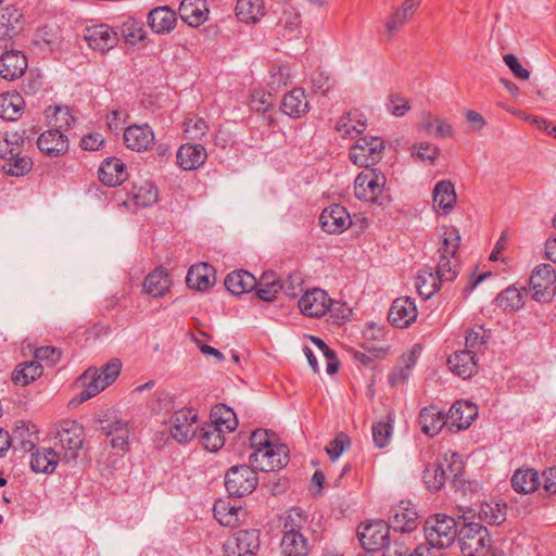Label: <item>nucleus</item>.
Instances as JSON below:
<instances>
[{"label": "nucleus", "instance_id": "f257e3e1", "mask_svg": "<svg viewBox=\"0 0 556 556\" xmlns=\"http://www.w3.org/2000/svg\"><path fill=\"white\" fill-rule=\"evenodd\" d=\"M121 369L122 362L118 358L110 359L100 369L88 368L81 376L85 389L80 392V401L96 396L112 384L118 377Z\"/></svg>", "mask_w": 556, "mask_h": 556}, {"label": "nucleus", "instance_id": "f03ea898", "mask_svg": "<svg viewBox=\"0 0 556 556\" xmlns=\"http://www.w3.org/2000/svg\"><path fill=\"white\" fill-rule=\"evenodd\" d=\"M457 532L455 519L441 514L430 516L424 526L426 545L433 548L448 547L455 541Z\"/></svg>", "mask_w": 556, "mask_h": 556}, {"label": "nucleus", "instance_id": "7ed1b4c3", "mask_svg": "<svg viewBox=\"0 0 556 556\" xmlns=\"http://www.w3.org/2000/svg\"><path fill=\"white\" fill-rule=\"evenodd\" d=\"M387 178L377 168H365L354 180L355 197L364 202L383 204Z\"/></svg>", "mask_w": 556, "mask_h": 556}, {"label": "nucleus", "instance_id": "20e7f679", "mask_svg": "<svg viewBox=\"0 0 556 556\" xmlns=\"http://www.w3.org/2000/svg\"><path fill=\"white\" fill-rule=\"evenodd\" d=\"M457 535L464 556H486L489 554L491 536L484 526L477 522L465 523Z\"/></svg>", "mask_w": 556, "mask_h": 556}, {"label": "nucleus", "instance_id": "39448f33", "mask_svg": "<svg viewBox=\"0 0 556 556\" xmlns=\"http://www.w3.org/2000/svg\"><path fill=\"white\" fill-rule=\"evenodd\" d=\"M54 434L63 451V459L66 463H75L84 447V427L75 420H63L56 425Z\"/></svg>", "mask_w": 556, "mask_h": 556}, {"label": "nucleus", "instance_id": "423d86ee", "mask_svg": "<svg viewBox=\"0 0 556 556\" xmlns=\"http://www.w3.org/2000/svg\"><path fill=\"white\" fill-rule=\"evenodd\" d=\"M384 141L380 137L363 136L350 150V160L361 167L372 168L382 160Z\"/></svg>", "mask_w": 556, "mask_h": 556}, {"label": "nucleus", "instance_id": "0eeeda50", "mask_svg": "<svg viewBox=\"0 0 556 556\" xmlns=\"http://www.w3.org/2000/svg\"><path fill=\"white\" fill-rule=\"evenodd\" d=\"M258 478L254 468L248 465L233 466L225 476V486L230 496L242 497L257 486Z\"/></svg>", "mask_w": 556, "mask_h": 556}, {"label": "nucleus", "instance_id": "6e6552de", "mask_svg": "<svg viewBox=\"0 0 556 556\" xmlns=\"http://www.w3.org/2000/svg\"><path fill=\"white\" fill-rule=\"evenodd\" d=\"M460 472V463L457 454L447 455L442 460L430 464L424 470V481L431 490H440L450 476L457 477Z\"/></svg>", "mask_w": 556, "mask_h": 556}, {"label": "nucleus", "instance_id": "1a4fd4ad", "mask_svg": "<svg viewBox=\"0 0 556 556\" xmlns=\"http://www.w3.org/2000/svg\"><path fill=\"white\" fill-rule=\"evenodd\" d=\"M556 273L549 264L536 266L529 279L532 298L536 302L547 303L555 294Z\"/></svg>", "mask_w": 556, "mask_h": 556}, {"label": "nucleus", "instance_id": "9d476101", "mask_svg": "<svg viewBox=\"0 0 556 556\" xmlns=\"http://www.w3.org/2000/svg\"><path fill=\"white\" fill-rule=\"evenodd\" d=\"M260 546L258 530H240L235 532L224 543V553L225 556H255Z\"/></svg>", "mask_w": 556, "mask_h": 556}, {"label": "nucleus", "instance_id": "9b49d317", "mask_svg": "<svg viewBox=\"0 0 556 556\" xmlns=\"http://www.w3.org/2000/svg\"><path fill=\"white\" fill-rule=\"evenodd\" d=\"M391 527L383 520H372L357 530L362 546L370 552L381 551L390 538Z\"/></svg>", "mask_w": 556, "mask_h": 556}, {"label": "nucleus", "instance_id": "f8f14e48", "mask_svg": "<svg viewBox=\"0 0 556 556\" xmlns=\"http://www.w3.org/2000/svg\"><path fill=\"white\" fill-rule=\"evenodd\" d=\"M250 463L255 470L274 471L288 463V454L283 445L271 444L267 448L256 450L250 455Z\"/></svg>", "mask_w": 556, "mask_h": 556}, {"label": "nucleus", "instance_id": "ddd939ff", "mask_svg": "<svg viewBox=\"0 0 556 556\" xmlns=\"http://www.w3.org/2000/svg\"><path fill=\"white\" fill-rule=\"evenodd\" d=\"M198 416L191 408L176 410L169 420V432L174 440L179 443L190 441L198 429Z\"/></svg>", "mask_w": 556, "mask_h": 556}, {"label": "nucleus", "instance_id": "4468645a", "mask_svg": "<svg viewBox=\"0 0 556 556\" xmlns=\"http://www.w3.org/2000/svg\"><path fill=\"white\" fill-rule=\"evenodd\" d=\"M332 304L327 292L321 289L306 291L299 300L300 311L307 317L318 318L324 316Z\"/></svg>", "mask_w": 556, "mask_h": 556}, {"label": "nucleus", "instance_id": "2eb2a0df", "mask_svg": "<svg viewBox=\"0 0 556 556\" xmlns=\"http://www.w3.org/2000/svg\"><path fill=\"white\" fill-rule=\"evenodd\" d=\"M84 38L88 46L96 51L106 52L118 41V34L106 24L87 27Z\"/></svg>", "mask_w": 556, "mask_h": 556}, {"label": "nucleus", "instance_id": "dca6fc26", "mask_svg": "<svg viewBox=\"0 0 556 556\" xmlns=\"http://www.w3.org/2000/svg\"><path fill=\"white\" fill-rule=\"evenodd\" d=\"M319 224L328 233H342L351 225V216L344 206L332 204L321 212Z\"/></svg>", "mask_w": 556, "mask_h": 556}, {"label": "nucleus", "instance_id": "f3484780", "mask_svg": "<svg viewBox=\"0 0 556 556\" xmlns=\"http://www.w3.org/2000/svg\"><path fill=\"white\" fill-rule=\"evenodd\" d=\"M417 315L415 301L409 296H402L393 301L388 319L392 326L405 328L416 320Z\"/></svg>", "mask_w": 556, "mask_h": 556}, {"label": "nucleus", "instance_id": "a211bd4d", "mask_svg": "<svg viewBox=\"0 0 556 556\" xmlns=\"http://www.w3.org/2000/svg\"><path fill=\"white\" fill-rule=\"evenodd\" d=\"M37 147L48 156L58 157L68 151V139L62 130L49 128L38 137Z\"/></svg>", "mask_w": 556, "mask_h": 556}, {"label": "nucleus", "instance_id": "6ab92c4d", "mask_svg": "<svg viewBox=\"0 0 556 556\" xmlns=\"http://www.w3.org/2000/svg\"><path fill=\"white\" fill-rule=\"evenodd\" d=\"M389 521L394 533H410L418 526V515L415 509L407 507L404 502H401L391 509Z\"/></svg>", "mask_w": 556, "mask_h": 556}, {"label": "nucleus", "instance_id": "aec40b11", "mask_svg": "<svg viewBox=\"0 0 556 556\" xmlns=\"http://www.w3.org/2000/svg\"><path fill=\"white\" fill-rule=\"evenodd\" d=\"M98 177L103 185L115 187L127 179L128 173L122 160L108 157L101 163Z\"/></svg>", "mask_w": 556, "mask_h": 556}, {"label": "nucleus", "instance_id": "412c9836", "mask_svg": "<svg viewBox=\"0 0 556 556\" xmlns=\"http://www.w3.org/2000/svg\"><path fill=\"white\" fill-rule=\"evenodd\" d=\"M27 65V59L21 51H7L0 56V76L14 80L25 73Z\"/></svg>", "mask_w": 556, "mask_h": 556}, {"label": "nucleus", "instance_id": "4be33fe9", "mask_svg": "<svg viewBox=\"0 0 556 556\" xmlns=\"http://www.w3.org/2000/svg\"><path fill=\"white\" fill-rule=\"evenodd\" d=\"M124 140L132 151H147L154 143V132L148 125H132L126 128Z\"/></svg>", "mask_w": 556, "mask_h": 556}, {"label": "nucleus", "instance_id": "5701e85b", "mask_svg": "<svg viewBox=\"0 0 556 556\" xmlns=\"http://www.w3.org/2000/svg\"><path fill=\"white\" fill-rule=\"evenodd\" d=\"M24 28V15L14 5H7L0 10V40L12 38Z\"/></svg>", "mask_w": 556, "mask_h": 556}, {"label": "nucleus", "instance_id": "b1692460", "mask_svg": "<svg viewBox=\"0 0 556 556\" xmlns=\"http://www.w3.org/2000/svg\"><path fill=\"white\" fill-rule=\"evenodd\" d=\"M178 14L185 23L198 27L206 21L208 14L206 0H182Z\"/></svg>", "mask_w": 556, "mask_h": 556}, {"label": "nucleus", "instance_id": "393cba45", "mask_svg": "<svg viewBox=\"0 0 556 556\" xmlns=\"http://www.w3.org/2000/svg\"><path fill=\"white\" fill-rule=\"evenodd\" d=\"M478 415L477 406L468 401H456L447 413V419L457 430L467 429Z\"/></svg>", "mask_w": 556, "mask_h": 556}, {"label": "nucleus", "instance_id": "a878e982", "mask_svg": "<svg viewBox=\"0 0 556 556\" xmlns=\"http://www.w3.org/2000/svg\"><path fill=\"white\" fill-rule=\"evenodd\" d=\"M447 365L452 372L464 379L470 378L477 371V362L472 350H462L450 355Z\"/></svg>", "mask_w": 556, "mask_h": 556}, {"label": "nucleus", "instance_id": "bb28decb", "mask_svg": "<svg viewBox=\"0 0 556 556\" xmlns=\"http://www.w3.org/2000/svg\"><path fill=\"white\" fill-rule=\"evenodd\" d=\"M177 163L184 170L200 167L206 161V151L202 144H181L177 151Z\"/></svg>", "mask_w": 556, "mask_h": 556}, {"label": "nucleus", "instance_id": "cd10ccee", "mask_svg": "<svg viewBox=\"0 0 556 556\" xmlns=\"http://www.w3.org/2000/svg\"><path fill=\"white\" fill-rule=\"evenodd\" d=\"M308 108V100L303 88H293L285 94L281 102V111L292 118H300L307 113Z\"/></svg>", "mask_w": 556, "mask_h": 556}, {"label": "nucleus", "instance_id": "c85d7f7f", "mask_svg": "<svg viewBox=\"0 0 556 556\" xmlns=\"http://www.w3.org/2000/svg\"><path fill=\"white\" fill-rule=\"evenodd\" d=\"M59 462L58 453L48 447H37L30 455V468L36 473L50 475L54 472Z\"/></svg>", "mask_w": 556, "mask_h": 556}, {"label": "nucleus", "instance_id": "c756f323", "mask_svg": "<svg viewBox=\"0 0 556 556\" xmlns=\"http://www.w3.org/2000/svg\"><path fill=\"white\" fill-rule=\"evenodd\" d=\"M215 281V274L212 266L201 263L189 268L186 283L190 289L199 291L207 290Z\"/></svg>", "mask_w": 556, "mask_h": 556}, {"label": "nucleus", "instance_id": "7c9ffc66", "mask_svg": "<svg viewBox=\"0 0 556 556\" xmlns=\"http://www.w3.org/2000/svg\"><path fill=\"white\" fill-rule=\"evenodd\" d=\"M176 12L168 7L153 9L148 15V23L156 34L169 33L176 25Z\"/></svg>", "mask_w": 556, "mask_h": 556}, {"label": "nucleus", "instance_id": "2f4dec72", "mask_svg": "<svg viewBox=\"0 0 556 556\" xmlns=\"http://www.w3.org/2000/svg\"><path fill=\"white\" fill-rule=\"evenodd\" d=\"M103 433L111 439V446L113 448L124 450L128 445L129 439V426L128 422L123 419L108 420L102 427Z\"/></svg>", "mask_w": 556, "mask_h": 556}, {"label": "nucleus", "instance_id": "473e14b6", "mask_svg": "<svg viewBox=\"0 0 556 556\" xmlns=\"http://www.w3.org/2000/svg\"><path fill=\"white\" fill-rule=\"evenodd\" d=\"M225 287L232 294L240 295L256 288V278L247 270H235L226 276Z\"/></svg>", "mask_w": 556, "mask_h": 556}, {"label": "nucleus", "instance_id": "72a5a7b5", "mask_svg": "<svg viewBox=\"0 0 556 556\" xmlns=\"http://www.w3.org/2000/svg\"><path fill=\"white\" fill-rule=\"evenodd\" d=\"M447 419L437 406H429L421 409L419 422L424 433L433 437L443 428Z\"/></svg>", "mask_w": 556, "mask_h": 556}, {"label": "nucleus", "instance_id": "f704fd0d", "mask_svg": "<svg viewBox=\"0 0 556 556\" xmlns=\"http://www.w3.org/2000/svg\"><path fill=\"white\" fill-rule=\"evenodd\" d=\"M442 285L443 281L437 276L433 268L430 266L422 267L416 277L417 291L419 295L426 300L435 294Z\"/></svg>", "mask_w": 556, "mask_h": 556}, {"label": "nucleus", "instance_id": "c9c22d12", "mask_svg": "<svg viewBox=\"0 0 556 556\" xmlns=\"http://www.w3.org/2000/svg\"><path fill=\"white\" fill-rule=\"evenodd\" d=\"M283 556H307L311 546L302 532L285 533L280 543Z\"/></svg>", "mask_w": 556, "mask_h": 556}, {"label": "nucleus", "instance_id": "e433bc0d", "mask_svg": "<svg viewBox=\"0 0 556 556\" xmlns=\"http://www.w3.org/2000/svg\"><path fill=\"white\" fill-rule=\"evenodd\" d=\"M541 481L539 473L530 468L517 469L511 477V486L519 493H531L538 490Z\"/></svg>", "mask_w": 556, "mask_h": 556}, {"label": "nucleus", "instance_id": "4c0bfd02", "mask_svg": "<svg viewBox=\"0 0 556 556\" xmlns=\"http://www.w3.org/2000/svg\"><path fill=\"white\" fill-rule=\"evenodd\" d=\"M169 275L163 269L150 273L143 282V290L153 298L163 296L170 288Z\"/></svg>", "mask_w": 556, "mask_h": 556}, {"label": "nucleus", "instance_id": "58836bf2", "mask_svg": "<svg viewBox=\"0 0 556 556\" xmlns=\"http://www.w3.org/2000/svg\"><path fill=\"white\" fill-rule=\"evenodd\" d=\"M419 4V0H405L387 21L386 29L388 34L396 33L414 15Z\"/></svg>", "mask_w": 556, "mask_h": 556}, {"label": "nucleus", "instance_id": "ea45409f", "mask_svg": "<svg viewBox=\"0 0 556 556\" xmlns=\"http://www.w3.org/2000/svg\"><path fill=\"white\" fill-rule=\"evenodd\" d=\"M24 99L17 92L0 96V117L7 121L17 119L24 110Z\"/></svg>", "mask_w": 556, "mask_h": 556}, {"label": "nucleus", "instance_id": "a19ab883", "mask_svg": "<svg viewBox=\"0 0 556 556\" xmlns=\"http://www.w3.org/2000/svg\"><path fill=\"white\" fill-rule=\"evenodd\" d=\"M265 14L263 0H238L236 5L237 17L244 23H256Z\"/></svg>", "mask_w": 556, "mask_h": 556}, {"label": "nucleus", "instance_id": "79ce46f5", "mask_svg": "<svg viewBox=\"0 0 556 556\" xmlns=\"http://www.w3.org/2000/svg\"><path fill=\"white\" fill-rule=\"evenodd\" d=\"M456 202L454 185L447 180L438 182L433 189V206L448 213Z\"/></svg>", "mask_w": 556, "mask_h": 556}, {"label": "nucleus", "instance_id": "37998d69", "mask_svg": "<svg viewBox=\"0 0 556 556\" xmlns=\"http://www.w3.org/2000/svg\"><path fill=\"white\" fill-rule=\"evenodd\" d=\"M214 517L225 527H235L240 520L242 509L231 504L229 501L219 500L214 504Z\"/></svg>", "mask_w": 556, "mask_h": 556}, {"label": "nucleus", "instance_id": "c03bdc74", "mask_svg": "<svg viewBox=\"0 0 556 556\" xmlns=\"http://www.w3.org/2000/svg\"><path fill=\"white\" fill-rule=\"evenodd\" d=\"M211 424L226 432H232L238 426L235 412L224 404L215 405L211 410Z\"/></svg>", "mask_w": 556, "mask_h": 556}, {"label": "nucleus", "instance_id": "a18cd8bd", "mask_svg": "<svg viewBox=\"0 0 556 556\" xmlns=\"http://www.w3.org/2000/svg\"><path fill=\"white\" fill-rule=\"evenodd\" d=\"M478 517L489 525H501L506 520L507 506L501 502H485L480 505Z\"/></svg>", "mask_w": 556, "mask_h": 556}, {"label": "nucleus", "instance_id": "49530a36", "mask_svg": "<svg viewBox=\"0 0 556 556\" xmlns=\"http://www.w3.org/2000/svg\"><path fill=\"white\" fill-rule=\"evenodd\" d=\"M526 288L518 289L515 286L507 287L497 296L496 302L505 311H519L525 305Z\"/></svg>", "mask_w": 556, "mask_h": 556}, {"label": "nucleus", "instance_id": "de8ad7c7", "mask_svg": "<svg viewBox=\"0 0 556 556\" xmlns=\"http://www.w3.org/2000/svg\"><path fill=\"white\" fill-rule=\"evenodd\" d=\"M42 375V366L38 361H30L20 364L12 375L16 384L27 386Z\"/></svg>", "mask_w": 556, "mask_h": 556}, {"label": "nucleus", "instance_id": "09e8293b", "mask_svg": "<svg viewBox=\"0 0 556 556\" xmlns=\"http://www.w3.org/2000/svg\"><path fill=\"white\" fill-rule=\"evenodd\" d=\"M459 261L457 255L440 254L439 262L433 271L444 282L453 281L458 275Z\"/></svg>", "mask_w": 556, "mask_h": 556}, {"label": "nucleus", "instance_id": "8fccbe9b", "mask_svg": "<svg viewBox=\"0 0 556 556\" xmlns=\"http://www.w3.org/2000/svg\"><path fill=\"white\" fill-rule=\"evenodd\" d=\"M5 174L20 177L26 175L33 168V161L26 155L20 153L11 154L2 165Z\"/></svg>", "mask_w": 556, "mask_h": 556}, {"label": "nucleus", "instance_id": "3c124183", "mask_svg": "<svg viewBox=\"0 0 556 556\" xmlns=\"http://www.w3.org/2000/svg\"><path fill=\"white\" fill-rule=\"evenodd\" d=\"M226 431L217 428L216 426L205 425L201 429V441L207 451L216 452L225 444L224 433Z\"/></svg>", "mask_w": 556, "mask_h": 556}, {"label": "nucleus", "instance_id": "603ef678", "mask_svg": "<svg viewBox=\"0 0 556 556\" xmlns=\"http://www.w3.org/2000/svg\"><path fill=\"white\" fill-rule=\"evenodd\" d=\"M441 238L442 243L438 250L439 254L457 255L460 244L458 229L454 226L443 227Z\"/></svg>", "mask_w": 556, "mask_h": 556}, {"label": "nucleus", "instance_id": "864d4df0", "mask_svg": "<svg viewBox=\"0 0 556 556\" xmlns=\"http://www.w3.org/2000/svg\"><path fill=\"white\" fill-rule=\"evenodd\" d=\"M131 194L138 206H151L157 202V189L148 181H144L140 186H135Z\"/></svg>", "mask_w": 556, "mask_h": 556}, {"label": "nucleus", "instance_id": "5fc2aeb1", "mask_svg": "<svg viewBox=\"0 0 556 556\" xmlns=\"http://www.w3.org/2000/svg\"><path fill=\"white\" fill-rule=\"evenodd\" d=\"M47 117L49 118L50 128L62 130L63 134H65L76 121L67 106H55L52 115H47Z\"/></svg>", "mask_w": 556, "mask_h": 556}, {"label": "nucleus", "instance_id": "6e6d98bb", "mask_svg": "<svg viewBox=\"0 0 556 556\" xmlns=\"http://www.w3.org/2000/svg\"><path fill=\"white\" fill-rule=\"evenodd\" d=\"M257 298L264 302H271L276 299V294L281 289V285L273 274L264 275L260 282H256Z\"/></svg>", "mask_w": 556, "mask_h": 556}, {"label": "nucleus", "instance_id": "4d7b16f0", "mask_svg": "<svg viewBox=\"0 0 556 556\" xmlns=\"http://www.w3.org/2000/svg\"><path fill=\"white\" fill-rule=\"evenodd\" d=\"M371 430L375 445L379 448L387 446L392 434V420L390 416L386 420L375 422Z\"/></svg>", "mask_w": 556, "mask_h": 556}, {"label": "nucleus", "instance_id": "13d9d810", "mask_svg": "<svg viewBox=\"0 0 556 556\" xmlns=\"http://www.w3.org/2000/svg\"><path fill=\"white\" fill-rule=\"evenodd\" d=\"M122 36L127 43L135 45L136 42L144 39L146 30L141 23L129 18L122 25Z\"/></svg>", "mask_w": 556, "mask_h": 556}, {"label": "nucleus", "instance_id": "bf43d9fd", "mask_svg": "<svg viewBox=\"0 0 556 556\" xmlns=\"http://www.w3.org/2000/svg\"><path fill=\"white\" fill-rule=\"evenodd\" d=\"M306 522V518L300 508H291L283 519V534L299 533Z\"/></svg>", "mask_w": 556, "mask_h": 556}, {"label": "nucleus", "instance_id": "052dcab7", "mask_svg": "<svg viewBox=\"0 0 556 556\" xmlns=\"http://www.w3.org/2000/svg\"><path fill=\"white\" fill-rule=\"evenodd\" d=\"M383 552V556H409L410 547L405 542L404 538L390 535L386 546L381 549Z\"/></svg>", "mask_w": 556, "mask_h": 556}, {"label": "nucleus", "instance_id": "680f3d73", "mask_svg": "<svg viewBox=\"0 0 556 556\" xmlns=\"http://www.w3.org/2000/svg\"><path fill=\"white\" fill-rule=\"evenodd\" d=\"M410 153L412 156L432 164L439 157L440 150L430 143L422 142L420 144L412 146Z\"/></svg>", "mask_w": 556, "mask_h": 556}, {"label": "nucleus", "instance_id": "e2e57ef3", "mask_svg": "<svg viewBox=\"0 0 556 556\" xmlns=\"http://www.w3.org/2000/svg\"><path fill=\"white\" fill-rule=\"evenodd\" d=\"M185 134L191 140L200 139L207 129L206 122L201 117H189L184 122Z\"/></svg>", "mask_w": 556, "mask_h": 556}, {"label": "nucleus", "instance_id": "0e129e2a", "mask_svg": "<svg viewBox=\"0 0 556 556\" xmlns=\"http://www.w3.org/2000/svg\"><path fill=\"white\" fill-rule=\"evenodd\" d=\"M349 445L350 441L348 437L341 432L326 446V452L331 460H336Z\"/></svg>", "mask_w": 556, "mask_h": 556}, {"label": "nucleus", "instance_id": "69168bd1", "mask_svg": "<svg viewBox=\"0 0 556 556\" xmlns=\"http://www.w3.org/2000/svg\"><path fill=\"white\" fill-rule=\"evenodd\" d=\"M410 109L406 99L399 94H391L389 97L388 110L395 116H404Z\"/></svg>", "mask_w": 556, "mask_h": 556}, {"label": "nucleus", "instance_id": "338daca9", "mask_svg": "<svg viewBox=\"0 0 556 556\" xmlns=\"http://www.w3.org/2000/svg\"><path fill=\"white\" fill-rule=\"evenodd\" d=\"M311 80L313 90L315 92H321L323 94H326L332 86L330 76L325 72L314 73Z\"/></svg>", "mask_w": 556, "mask_h": 556}, {"label": "nucleus", "instance_id": "774afa93", "mask_svg": "<svg viewBox=\"0 0 556 556\" xmlns=\"http://www.w3.org/2000/svg\"><path fill=\"white\" fill-rule=\"evenodd\" d=\"M484 343L485 340L482 328H479L477 330L471 329L467 332L465 338V350H472L473 355L476 356V351L479 350Z\"/></svg>", "mask_w": 556, "mask_h": 556}]
</instances>
